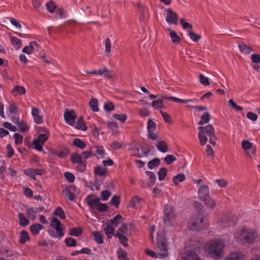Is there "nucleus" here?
<instances>
[{
  "mask_svg": "<svg viewBox=\"0 0 260 260\" xmlns=\"http://www.w3.org/2000/svg\"><path fill=\"white\" fill-rule=\"evenodd\" d=\"M234 238L237 242L251 244L259 240V236L256 230L244 226L235 232Z\"/></svg>",
  "mask_w": 260,
  "mask_h": 260,
  "instance_id": "1",
  "label": "nucleus"
},
{
  "mask_svg": "<svg viewBox=\"0 0 260 260\" xmlns=\"http://www.w3.org/2000/svg\"><path fill=\"white\" fill-rule=\"evenodd\" d=\"M225 244L221 240H214L207 244L205 249L211 257L218 259L223 256Z\"/></svg>",
  "mask_w": 260,
  "mask_h": 260,
  "instance_id": "2",
  "label": "nucleus"
},
{
  "mask_svg": "<svg viewBox=\"0 0 260 260\" xmlns=\"http://www.w3.org/2000/svg\"><path fill=\"white\" fill-rule=\"evenodd\" d=\"M199 130V139L201 145H204L207 142L208 139L207 136L209 137L215 134L214 129L211 124H208L205 126H200L198 128Z\"/></svg>",
  "mask_w": 260,
  "mask_h": 260,
  "instance_id": "3",
  "label": "nucleus"
},
{
  "mask_svg": "<svg viewBox=\"0 0 260 260\" xmlns=\"http://www.w3.org/2000/svg\"><path fill=\"white\" fill-rule=\"evenodd\" d=\"M203 218L200 214L193 215L188 223V228L192 231L200 230L203 228Z\"/></svg>",
  "mask_w": 260,
  "mask_h": 260,
  "instance_id": "4",
  "label": "nucleus"
},
{
  "mask_svg": "<svg viewBox=\"0 0 260 260\" xmlns=\"http://www.w3.org/2000/svg\"><path fill=\"white\" fill-rule=\"evenodd\" d=\"M157 252L160 258L167 257L168 255L167 242L165 238L160 237L158 235Z\"/></svg>",
  "mask_w": 260,
  "mask_h": 260,
  "instance_id": "5",
  "label": "nucleus"
},
{
  "mask_svg": "<svg viewBox=\"0 0 260 260\" xmlns=\"http://www.w3.org/2000/svg\"><path fill=\"white\" fill-rule=\"evenodd\" d=\"M50 224V226L56 230L59 239L63 237L64 234L62 232L63 225L60 223L58 219L55 217L53 218Z\"/></svg>",
  "mask_w": 260,
  "mask_h": 260,
  "instance_id": "6",
  "label": "nucleus"
},
{
  "mask_svg": "<svg viewBox=\"0 0 260 260\" xmlns=\"http://www.w3.org/2000/svg\"><path fill=\"white\" fill-rule=\"evenodd\" d=\"M48 140V136L45 134H40L37 139L33 141L34 148L39 151H43L42 145Z\"/></svg>",
  "mask_w": 260,
  "mask_h": 260,
  "instance_id": "7",
  "label": "nucleus"
},
{
  "mask_svg": "<svg viewBox=\"0 0 260 260\" xmlns=\"http://www.w3.org/2000/svg\"><path fill=\"white\" fill-rule=\"evenodd\" d=\"M175 216L174 209L171 205H167L164 210V222L168 224L169 221Z\"/></svg>",
  "mask_w": 260,
  "mask_h": 260,
  "instance_id": "8",
  "label": "nucleus"
},
{
  "mask_svg": "<svg viewBox=\"0 0 260 260\" xmlns=\"http://www.w3.org/2000/svg\"><path fill=\"white\" fill-rule=\"evenodd\" d=\"M64 118L67 123L74 125L75 123V120L76 118V114L73 110H69L66 109L64 113Z\"/></svg>",
  "mask_w": 260,
  "mask_h": 260,
  "instance_id": "9",
  "label": "nucleus"
},
{
  "mask_svg": "<svg viewBox=\"0 0 260 260\" xmlns=\"http://www.w3.org/2000/svg\"><path fill=\"white\" fill-rule=\"evenodd\" d=\"M167 12L166 21L169 24H177L178 23V15L171 9L166 10Z\"/></svg>",
  "mask_w": 260,
  "mask_h": 260,
  "instance_id": "10",
  "label": "nucleus"
},
{
  "mask_svg": "<svg viewBox=\"0 0 260 260\" xmlns=\"http://www.w3.org/2000/svg\"><path fill=\"white\" fill-rule=\"evenodd\" d=\"M225 260H247L246 256L240 251H235L229 253Z\"/></svg>",
  "mask_w": 260,
  "mask_h": 260,
  "instance_id": "11",
  "label": "nucleus"
},
{
  "mask_svg": "<svg viewBox=\"0 0 260 260\" xmlns=\"http://www.w3.org/2000/svg\"><path fill=\"white\" fill-rule=\"evenodd\" d=\"M159 97L161 98L160 99H162L163 101L164 100H168L171 101H173L175 103H191L193 101H196L194 99H189V100H181L178 99L177 98L169 96V95L166 94H162L159 95Z\"/></svg>",
  "mask_w": 260,
  "mask_h": 260,
  "instance_id": "12",
  "label": "nucleus"
},
{
  "mask_svg": "<svg viewBox=\"0 0 260 260\" xmlns=\"http://www.w3.org/2000/svg\"><path fill=\"white\" fill-rule=\"evenodd\" d=\"M198 197L201 201L210 197L209 189L207 185H201L198 189Z\"/></svg>",
  "mask_w": 260,
  "mask_h": 260,
  "instance_id": "13",
  "label": "nucleus"
},
{
  "mask_svg": "<svg viewBox=\"0 0 260 260\" xmlns=\"http://www.w3.org/2000/svg\"><path fill=\"white\" fill-rule=\"evenodd\" d=\"M86 202L88 206L90 209L96 208L100 200L98 197H94L91 196H88L86 198Z\"/></svg>",
  "mask_w": 260,
  "mask_h": 260,
  "instance_id": "14",
  "label": "nucleus"
},
{
  "mask_svg": "<svg viewBox=\"0 0 260 260\" xmlns=\"http://www.w3.org/2000/svg\"><path fill=\"white\" fill-rule=\"evenodd\" d=\"M103 230L108 238H111L113 236L114 232V228L109 223H106L103 227Z\"/></svg>",
  "mask_w": 260,
  "mask_h": 260,
  "instance_id": "15",
  "label": "nucleus"
},
{
  "mask_svg": "<svg viewBox=\"0 0 260 260\" xmlns=\"http://www.w3.org/2000/svg\"><path fill=\"white\" fill-rule=\"evenodd\" d=\"M168 31L169 32L170 37L172 43L175 45L178 44L180 42V37L174 30H173L170 28H168Z\"/></svg>",
  "mask_w": 260,
  "mask_h": 260,
  "instance_id": "16",
  "label": "nucleus"
},
{
  "mask_svg": "<svg viewBox=\"0 0 260 260\" xmlns=\"http://www.w3.org/2000/svg\"><path fill=\"white\" fill-rule=\"evenodd\" d=\"M39 110L37 108L33 107L31 109V114L34 118L35 122L38 124H40L43 122V120L41 116L39 115Z\"/></svg>",
  "mask_w": 260,
  "mask_h": 260,
  "instance_id": "17",
  "label": "nucleus"
},
{
  "mask_svg": "<svg viewBox=\"0 0 260 260\" xmlns=\"http://www.w3.org/2000/svg\"><path fill=\"white\" fill-rule=\"evenodd\" d=\"M26 212L27 213V216L34 220L35 219L36 217V213H38V208L36 207H31V208H27L26 209Z\"/></svg>",
  "mask_w": 260,
  "mask_h": 260,
  "instance_id": "18",
  "label": "nucleus"
},
{
  "mask_svg": "<svg viewBox=\"0 0 260 260\" xmlns=\"http://www.w3.org/2000/svg\"><path fill=\"white\" fill-rule=\"evenodd\" d=\"M43 229V226L40 223L34 224L29 227V230L33 235H38Z\"/></svg>",
  "mask_w": 260,
  "mask_h": 260,
  "instance_id": "19",
  "label": "nucleus"
},
{
  "mask_svg": "<svg viewBox=\"0 0 260 260\" xmlns=\"http://www.w3.org/2000/svg\"><path fill=\"white\" fill-rule=\"evenodd\" d=\"M13 122L17 125L20 132H24L28 130V126L23 121H20L18 119H16V121L13 120Z\"/></svg>",
  "mask_w": 260,
  "mask_h": 260,
  "instance_id": "20",
  "label": "nucleus"
},
{
  "mask_svg": "<svg viewBox=\"0 0 260 260\" xmlns=\"http://www.w3.org/2000/svg\"><path fill=\"white\" fill-rule=\"evenodd\" d=\"M238 47L241 53L244 54H249L252 50L250 46L246 45L244 43L238 44Z\"/></svg>",
  "mask_w": 260,
  "mask_h": 260,
  "instance_id": "21",
  "label": "nucleus"
},
{
  "mask_svg": "<svg viewBox=\"0 0 260 260\" xmlns=\"http://www.w3.org/2000/svg\"><path fill=\"white\" fill-rule=\"evenodd\" d=\"M156 147L157 149L162 153H166L168 151V146L166 142L164 141H159L158 142Z\"/></svg>",
  "mask_w": 260,
  "mask_h": 260,
  "instance_id": "22",
  "label": "nucleus"
},
{
  "mask_svg": "<svg viewBox=\"0 0 260 260\" xmlns=\"http://www.w3.org/2000/svg\"><path fill=\"white\" fill-rule=\"evenodd\" d=\"M12 92L15 96L17 95H22L25 93L26 90L23 86L16 85L12 90Z\"/></svg>",
  "mask_w": 260,
  "mask_h": 260,
  "instance_id": "23",
  "label": "nucleus"
},
{
  "mask_svg": "<svg viewBox=\"0 0 260 260\" xmlns=\"http://www.w3.org/2000/svg\"><path fill=\"white\" fill-rule=\"evenodd\" d=\"M211 119V115L209 112L204 113L201 117V120L198 122L199 125H203L207 123Z\"/></svg>",
  "mask_w": 260,
  "mask_h": 260,
  "instance_id": "24",
  "label": "nucleus"
},
{
  "mask_svg": "<svg viewBox=\"0 0 260 260\" xmlns=\"http://www.w3.org/2000/svg\"><path fill=\"white\" fill-rule=\"evenodd\" d=\"M75 187L74 186H71L69 187H66L63 189V191L64 193H66V196L68 198L69 200L71 201L74 200L75 198V195L71 192V190L74 189Z\"/></svg>",
  "mask_w": 260,
  "mask_h": 260,
  "instance_id": "25",
  "label": "nucleus"
},
{
  "mask_svg": "<svg viewBox=\"0 0 260 260\" xmlns=\"http://www.w3.org/2000/svg\"><path fill=\"white\" fill-rule=\"evenodd\" d=\"M114 236L118 238L120 243L124 247H127L128 246L127 242L128 239L124 236L123 234L117 232Z\"/></svg>",
  "mask_w": 260,
  "mask_h": 260,
  "instance_id": "26",
  "label": "nucleus"
},
{
  "mask_svg": "<svg viewBox=\"0 0 260 260\" xmlns=\"http://www.w3.org/2000/svg\"><path fill=\"white\" fill-rule=\"evenodd\" d=\"M71 160L73 164H79L84 161L81 155L77 153H74L71 155Z\"/></svg>",
  "mask_w": 260,
  "mask_h": 260,
  "instance_id": "27",
  "label": "nucleus"
},
{
  "mask_svg": "<svg viewBox=\"0 0 260 260\" xmlns=\"http://www.w3.org/2000/svg\"><path fill=\"white\" fill-rule=\"evenodd\" d=\"M19 223L22 226H26L29 223L28 219L25 216L23 213H19L18 214Z\"/></svg>",
  "mask_w": 260,
  "mask_h": 260,
  "instance_id": "28",
  "label": "nucleus"
},
{
  "mask_svg": "<svg viewBox=\"0 0 260 260\" xmlns=\"http://www.w3.org/2000/svg\"><path fill=\"white\" fill-rule=\"evenodd\" d=\"M105 53L106 56H110L111 51V43L110 39L108 38L105 41Z\"/></svg>",
  "mask_w": 260,
  "mask_h": 260,
  "instance_id": "29",
  "label": "nucleus"
},
{
  "mask_svg": "<svg viewBox=\"0 0 260 260\" xmlns=\"http://www.w3.org/2000/svg\"><path fill=\"white\" fill-rule=\"evenodd\" d=\"M202 202L209 208L214 209L216 207L215 201L212 199L210 196L203 200Z\"/></svg>",
  "mask_w": 260,
  "mask_h": 260,
  "instance_id": "30",
  "label": "nucleus"
},
{
  "mask_svg": "<svg viewBox=\"0 0 260 260\" xmlns=\"http://www.w3.org/2000/svg\"><path fill=\"white\" fill-rule=\"evenodd\" d=\"M145 173L149 178L148 185L149 186H153L156 180V176L155 174L152 172L150 171H146Z\"/></svg>",
  "mask_w": 260,
  "mask_h": 260,
  "instance_id": "31",
  "label": "nucleus"
},
{
  "mask_svg": "<svg viewBox=\"0 0 260 260\" xmlns=\"http://www.w3.org/2000/svg\"><path fill=\"white\" fill-rule=\"evenodd\" d=\"M183 260H200L197 253L192 251H189Z\"/></svg>",
  "mask_w": 260,
  "mask_h": 260,
  "instance_id": "32",
  "label": "nucleus"
},
{
  "mask_svg": "<svg viewBox=\"0 0 260 260\" xmlns=\"http://www.w3.org/2000/svg\"><path fill=\"white\" fill-rule=\"evenodd\" d=\"M76 127L80 130L84 131L87 129V127L85 124L82 117H80L76 123Z\"/></svg>",
  "mask_w": 260,
  "mask_h": 260,
  "instance_id": "33",
  "label": "nucleus"
},
{
  "mask_svg": "<svg viewBox=\"0 0 260 260\" xmlns=\"http://www.w3.org/2000/svg\"><path fill=\"white\" fill-rule=\"evenodd\" d=\"M89 105L91 110L93 112H98L99 109L98 108V101L96 99L92 98L90 100Z\"/></svg>",
  "mask_w": 260,
  "mask_h": 260,
  "instance_id": "34",
  "label": "nucleus"
},
{
  "mask_svg": "<svg viewBox=\"0 0 260 260\" xmlns=\"http://www.w3.org/2000/svg\"><path fill=\"white\" fill-rule=\"evenodd\" d=\"M185 179V176L183 174L180 173L173 178V181L175 185L183 182Z\"/></svg>",
  "mask_w": 260,
  "mask_h": 260,
  "instance_id": "35",
  "label": "nucleus"
},
{
  "mask_svg": "<svg viewBox=\"0 0 260 260\" xmlns=\"http://www.w3.org/2000/svg\"><path fill=\"white\" fill-rule=\"evenodd\" d=\"M11 41L13 46L16 49L18 50L20 48L21 46V42L20 39L16 37H13L11 38Z\"/></svg>",
  "mask_w": 260,
  "mask_h": 260,
  "instance_id": "36",
  "label": "nucleus"
},
{
  "mask_svg": "<svg viewBox=\"0 0 260 260\" xmlns=\"http://www.w3.org/2000/svg\"><path fill=\"white\" fill-rule=\"evenodd\" d=\"M159 164L160 159L158 158H155L148 162V167L150 169H153L155 167L159 166Z\"/></svg>",
  "mask_w": 260,
  "mask_h": 260,
  "instance_id": "37",
  "label": "nucleus"
},
{
  "mask_svg": "<svg viewBox=\"0 0 260 260\" xmlns=\"http://www.w3.org/2000/svg\"><path fill=\"white\" fill-rule=\"evenodd\" d=\"M168 170L166 168H161L158 172V179L159 181H162L165 179L167 175Z\"/></svg>",
  "mask_w": 260,
  "mask_h": 260,
  "instance_id": "38",
  "label": "nucleus"
},
{
  "mask_svg": "<svg viewBox=\"0 0 260 260\" xmlns=\"http://www.w3.org/2000/svg\"><path fill=\"white\" fill-rule=\"evenodd\" d=\"M156 127V125L155 122L153 121L151 119H149L148 121L147 126L148 132L155 131Z\"/></svg>",
  "mask_w": 260,
  "mask_h": 260,
  "instance_id": "39",
  "label": "nucleus"
},
{
  "mask_svg": "<svg viewBox=\"0 0 260 260\" xmlns=\"http://www.w3.org/2000/svg\"><path fill=\"white\" fill-rule=\"evenodd\" d=\"M54 214L56 216H58L61 219H64L66 217V214L62 209L58 207H57L54 212Z\"/></svg>",
  "mask_w": 260,
  "mask_h": 260,
  "instance_id": "40",
  "label": "nucleus"
},
{
  "mask_svg": "<svg viewBox=\"0 0 260 260\" xmlns=\"http://www.w3.org/2000/svg\"><path fill=\"white\" fill-rule=\"evenodd\" d=\"M29 239L28 233L26 231H22L20 233L19 242L20 243H24Z\"/></svg>",
  "mask_w": 260,
  "mask_h": 260,
  "instance_id": "41",
  "label": "nucleus"
},
{
  "mask_svg": "<svg viewBox=\"0 0 260 260\" xmlns=\"http://www.w3.org/2000/svg\"><path fill=\"white\" fill-rule=\"evenodd\" d=\"M73 144L81 149H83L86 146L85 142L78 138L74 140Z\"/></svg>",
  "mask_w": 260,
  "mask_h": 260,
  "instance_id": "42",
  "label": "nucleus"
},
{
  "mask_svg": "<svg viewBox=\"0 0 260 260\" xmlns=\"http://www.w3.org/2000/svg\"><path fill=\"white\" fill-rule=\"evenodd\" d=\"M106 173V170L105 168H103L100 166H98L94 168V174L100 177L104 176Z\"/></svg>",
  "mask_w": 260,
  "mask_h": 260,
  "instance_id": "43",
  "label": "nucleus"
},
{
  "mask_svg": "<svg viewBox=\"0 0 260 260\" xmlns=\"http://www.w3.org/2000/svg\"><path fill=\"white\" fill-rule=\"evenodd\" d=\"M92 235L94 238L96 243L99 244H102L103 243V237L98 232L95 231L93 232Z\"/></svg>",
  "mask_w": 260,
  "mask_h": 260,
  "instance_id": "44",
  "label": "nucleus"
},
{
  "mask_svg": "<svg viewBox=\"0 0 260 260\" xmlns=\"http://www.w3.org/2000/svg\"><path fill=\"white\" fill-rule=\"evenodd\" d=\"M82 233V230L81 228H75L71 229L69 231V234L72 236H79Z\"/></svg>",
  "mask_w": 260,
  "mask_h": 260,
  "instance_id": "45",
  "label": "nucleus"
},
{
  "mask_svg": "<svg viewBox=\"0 0 260 260\" xmlns=\"http://www.w3.org/2000/svg\"><path fill=\"white\" fill-rule=\"evenodd\" d=\"M117 254L119 260H128L127 257L126 252L125 250L122 249L118 250Z\"/></svg>",
  "mask_w": 260,
  "mask_h": 260,
  "instance_id": "46",
  "label": "nucleus"
},
{
  "mask_svg": "<svg viewBox=\"0 0 260 260\" xmlns=\"http://www.w3.org/2000/svg\"><path fill=\"white\" fill-rule=\"evenodd\" d=\"M188 35L191 40L193 42H198L201 38V36L200 35L194 33L191 30H188Z\"/></svg>",
  "mask_w": 260,
  "mask_h": 260,
  "instance_id": "47",
  "label": "nucleus"
},
{
  "mask_svg": "<svg viewBox=\"0 0 260 260\" xmlns=\"http://www.w3.org/2000/svg\"><path fill=\"white\" fill-rule=\"evenodd\" d=\"M113 117L122 123L125 122L127 118V116L124 114H114Z\"/></svg>",
  "mask_w": 260,
  "mask_h": 260,
  "instance_id": "48",
  "label": "nucleus"
},
{
  "mask_svg": "<svg viewBox=\"0 0 260 260\" xmlns=\"http://www.w3.org/2000/svg\"><path fill=\"white\" fill-rule=\"evenodd\" d=\"M200 83L204 86L210 85L208 78L205 77L203 74H200L199 76Z\"/></svg>",
  "mask_w": 260,
  "mask_h": 260,
  "instance_id": "49",
  "label": "nucleus"
},
{
  "mask_svg": "<svg viewBox=\"0 0 260 260\" xmlns=\"http://www.w3.org/2000/svg\"><path fill=\"white\" fill-rule=\"evenodd\" d=\"M115 108L113 104L111 102H107L105 103L104 106V110L107 112H110L114 110Z\"/></svg>",
  "mask_w": 260,
  "mask_h": 260,
  "instance_id": "50",
  "label": "nucleus"
},
{
  "mask_svg": "<svg viewBox=\"0 0 260 260\" xmlns=\"http://www.w3.org/2000/svg\"><path fill=\"white\" fill-rule=\"evenodd\" d=\"M151 105L152 107L155 109L161 108L163 106V103L162 99H158L156 101H154Z\"/></svg>",
  "mask_w": 260,
  "mask_h": 260,
  "instance_id": "51",
  "label": "nucleus"
},
{
  "mask_svg": "<svg viewBox=\"0 0 260 260\" xmlns=\"http://www.w3.org/2000/svg\"><path fill=\"white\" fill-rule=\"evenodd\" d=\"M65 243L69 247H74L76 245V240L71 237L66 239Z\"/></svg>",
  "mask_w": 260,
  "mask_h": 260,
  "instance_id": "52",
  "label": "nucleus"
},
{
  "mask_svg": "<svg viewBox=\"0 0 260 260\" xmlns=\"http://www.w3.org/2000/svg\"><path fill=\"white\" fill-rule=\"evenodd\" d=\"M252 146V144L247 140H243L242 142V147L243 150H247Z\"/></svg>",
  "mask_w": 260,
  "mask_h": 260,
  "instance_id": "53",
  "label": "nucleus"
},
{
  "mask_svg": "<svg viewBox=\"0 0 260 260\" xmlns=\"http://www.w3.org/2000/svg\"><path fill=\"white\" fill-rule=\"evenodd\" d=\"M122 216L120 214H117L113 219L111 220V223L110 224H111V225H114L115 226H117L119 223V220L120 219H121Z\"/></svg>",
  "mask_w": 260,
  "mask_h": 260,
  "instance_id": "54",
  "label": "nucleus"
},
{
  "mask_svg": "<svg viewBox=\"0 0 260 260\" xmlns=\"http://www.w3.org/2000/svg\"><path fill=\"white\" fill-rule=\"evenodd\" d=\"M46 7L49 12L53 13L56 8V6L52 1H50L46 4Z\"/></svg>",
  "mask_w": 260,
  "mask_h": 260,
  "instance_id": "55",
  "label": "nucleus"
},
{
  "mask_svg": "<svg viewBox=\"0 0 260 260\" xmlns=\"http://www.w3.org/2000/svg\"><path fill=\"white\" fill-rule=\"evenodd\" d=\"M120 202V198L117 196H114L111 200V203L116 208H118Z\"/></svg>",
  "mask_w": 260,
  "mask_h": 260,
  "instance_id": "56",
  "label": "nucleus"
},
{
  "mask_svg": "<svg viewBox=\"0 0 260 260\" xmlns=\"http://www.w3.org/2000/svg\"><path fill=\"white\" fill-rule=\"evenodd\" d=\"M81 155L83 161H85V162H86V159L93 156V154L91 151H86L83 152L81 154Z\"/></svg>",
  "mask_w": 260,
  "mask_h": 260,
  "instance_id": "57",
  "label": "nucleus"
},
{
  "mask_svg": "<svg viewBox=\"0 0 260 260\" xmlns=\"http://www.w3.org/2000/svg\"><path fill=\"white\" fill-rule=\"evenodd\" d=\"M92 148L95 150L96 152L101 155V157H104L105 151L102 146H94Z\"/></svg>",
  "mask_w": 260,
  "mask_h": 260,
  "instance_id": "58",
  "label": "nucleus"
},
{
  "mask_svg": "<svg viewBox=\"0 0 260 260\" xmlns=\"http://www.w3.org/2000/svg\"><path fill=\"white\" fill-rule=\"evenodd\" d=\"M108 208V207L106 204L105 203H102L100 202H99L98 206L96 207V209L100 211V212H105L107 210Z\"/></svg>",
  "mask_w": 260,
  "mask_h": 260,
  "instance_id": "59",
  "label": "nucleus"
},
{
  "mask_svg": "<svg viewBox=\"0 0 260 260\" xmlns=\"http://www.w3.org/2000/svg\"><path fill=\"white\" fill-rule=\"evenodd\" d=\"M180 23L182 25V27L184 29H188V30H191L192 29V26L191 24L184 22V19H181Z\"/></svg>",
  "mask_w": 260,
  "mask_h": 260,
  "instance_id": "60",
  "label": "nucleus"
},
{
  "mask_svg": "<svg viewBox=\"0 0 260 260\" xmlns=\"http://www.w3.org/2000/svg\"><path fill=\"white\" fill-rule=\"evenodd\" d=\"M13 138L15 139V143L16 145H19L22 143L23 137L21 135L18 133H15L13 136Z\"/></svg>",
  "mask_w": 260,
  "mask_h": 260,
  "instance_id": "61",
  "label": "nucleus"
},
{
  "mask_svg": "<svg viewBox=\"0 0 260 260\" xmlns=\"http://www.w3.org/2000/svg\"><path fill=\"white\" fill-rule=\"evenodd\" d=\"M64 176L66 179L70 182L72 183L75 180L74 175L70 172H65L64 173Z\"/></svg>",
  "mask_w": 260,
  "mask_h": 260,
  "instance_id": "62",
  "label": "nucleus"
},
{
  "mask_svg": "<svg viewBox=\"0 0 260 260\" xmlns=\"http://www.w3.org/2000/svg\"><path fill=\"white\" fill-rule=\"evenodd\" d=\"M111 193L109 190H105L101 192V198L103 201H106L108 199L109 197L111 196Z\"/></svg>",
  "mask_w": 260,
  "mask_h": 260,
  "instance_id": "63",
  "label": "nucleus"
},
{
  "mask_svg": "<svg viewBox=\"0 0 260 260\" xmlns=\"http://www.w3.org/2000/svg\"><path fill=\"white\" fill-rule=\"evenodd\" d=\"M251 60L253 63H258L260 62V55L258 54H253L251 56Z\"/></svg>",
  "mask_w": 260,
  "mask_h": 260,
  "instance_id": "64",
  "label": "nucleus"
}]
</instances>
